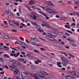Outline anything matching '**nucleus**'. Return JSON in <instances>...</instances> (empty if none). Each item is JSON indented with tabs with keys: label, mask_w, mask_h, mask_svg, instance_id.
Here are the masks:
<instances>
[{
	"label": "nucleus",
	"mask_w": 79,
	"mask_h": 79,
	"mask_svg": "<svg viewBox=\"0 0 79 79\" xmlns=\"http://www.w3.org/2000/svg\"><path fill=\"white\" fill-rule=\"evenodd\" d=\"M0 61H2V62H3V59L2 58L0 57Z\"/></svg>",
	"instance_id": "nucleus-46"
},
{
	"label": "nucleus",
	"mask_w": 79,
	"mask_h": 79,
	"mask_svg": "<svg viewBox=\"0 0 79 79\" xmlns=\"http://www.w3.org/2000/svg\"><path fill=\"white\" fill-rule=\"evenodd\" d=\"M26 56H28V57L31 59H33L34 58V55L32 53H28L26 55Z\"/></svg>",
	"instance_id": "nucleus-6"
},
{
	"label": "nucleus",
	"mask_w": 79,
	"mask_h": 79,
	"mask_svg": "<svg viewBox=\"0 0 79 79\" xmlns=\"http://www.w3.org/2000/svg\"><path fill=\"white\" fill-rule=\"evenodd\" d=\"M2 37L5 39H7L9 38V36L7 35L4 34L2 35Z\"/></svg>",
	"instance_id": "nucleus-13"
},
{
	"label": "nucleus",
	"mask_w": 79,
	"mask_h": 79,
	"mask_svg": "<svg viewBox=\"0 0 79 79\" xmlns=\"http://www.w3.org/2000/svg\"><path fill=\"white\" fill-rule=\"evenodd\" d=\"M4 23H3L2 24V26L3 27H7V22L6 21H5L4 22Z\"/></svg>",
	"instance_id": "nucleus-14"
},
{
	"label": "nucleus",
	"mask_w": 79,
	"mask_h": 79,
	"mask_svg": "<svg viewBox=\"0 0 79 79\" xmlns=\"http://www.w3.org/2000/svg\"><path fill=\"white\" fill-rule=\"evenodd\" d=\"M64 27H65L66 28H69V26L68 25H64Z\"/></svg>",
	"instance_id": "nucleus-41"
},
{
	"label": "nucleus",
	"mask_w": 79,
	"mask_h": 79,
	"mask_svg": "<svg viewBox=\"0 0 79 79\" xmlns=\"http://www.w3.org/2000/svg\"><path fill=\"white\" fill-rule=\"evenodd\" d=\"M24 74L25 75H28V76H33V78L35 79H39V78L36 76V74L35 73H31L29 72H23Z\"/></svg>",
	"instance_id": "nucleus-2"
},
{
	"label": "nucleus",
	"mask_w": 79,
	"mask_h": 79,
	"mask_svg": "<svg viewBox=\"0 0 79 79\" xmlns=\"http://www.w3.org/2000/svg\"><path fill=\"white\" fill-rule=\"evenodd\" d=\"M69 15L70 16H73L74 15V13H71L70 14H69Z\"/></svg>",
	"instance_id": "nucleus-51"
},
{
	"label": "nucleus",
	"mask_w": 79,
	"mask_h": 79,
	"mask_svg": "<svg viewBox=\"0 0 79 79\" xmlns=\"http://www.w3.org/2000/svg\"><path fill=\"white\" fill-rule=\"evenodd\" d=\"M31 44L33 45H36V44H35V42H33L32 41H31Z\"/></svg>",
	"instance_id": "nucleus-29"
},
{
	"label": "nucleus",
	"mask_w": 79,
	"mask_h": 79,
	"mask_svg": "<svg viewBox=\"0 0 79 79\" xmlns=\"http://www.w3.org/2000/svg\"><path fill=\"white\" fill-rule=\"evenodd\" d=\"M14 56L15 58H17L18 56L17 55H16V54H15Z\"/></svg>",
	"instance_id": "nucleus-60"
},
{
	"label": "nucleus",
	"mask_w": 79,
	"mask_h": 79,
	"mask_svg": "<svg viewBox=\"0 0 79 79\" xmlns=\"http://www.w3.org/2000/svg\"><path fill=\"white\" fill-rule=\"evenodd\" d=\"M57 65H60V64H61V63L60 62H57Z\"/></svg>",
	"instance_id": "nucleus-42"
},
{
	"label": "nucleus",
	"mask_w": 79,
	"mask_h": 79,
	"mask_svg": "<svg viewBox=\"0 0 79 79\" xmlns=\"http://www.w3.org/2000/svg\"><path fill=\"white\" fill-rule=\"evenodd\" d=\"M11 31L12 32H17V31L16 30H11Z\"/></svg>",
	"instance_id": "nucleus-47"
},
{
	"label": "nucleus",
	"mask_w": 79,
	"mask_h": 79,
	"mask_svg": "<svg viewBox=\"0 0 79 79\" xmlns=\"http://www.w3.org/2000/svg\"><path fill=\"white\" fill-rule=\"evenodd\" d=\"M20 53H21L23 54V55H25L26 54V53L23 52H21Z\"/></svg>",
	"instance_id": "nucleus-56"
},
{
	"label": "nucleus",
	"mask_w": 79,
	"mask_h": 79,
	"mask_svg": "<svg viewBox=\"0 0 79 79\" xmlns=\"http://www.w3.org/2000/svg\"><path fill=\"white\" fill-rule=\"evenodd\" d=\"M32 15H30L29 17L33 19H37V16L35 15V12H31Z\"/></svg>",
	"instance_id": "nucleus-4"
},
{
	"label": "nucleus",
	"mask_w": 79,
	"mask_h": 79,
	"mask_svg": "<svg viewBox=\"0 0 79 79\" xmlns=\"http://www.w3.org/2000/svg\"><path fill=\"white\" fill-rule=\"evenodd\" d=\"M43 23L44 24L45 26V27H50V25L48 23H47L44 22Z\"/></svg>",
	"instance_id": "nucleus-11"
},
{
	"label": "nucleus",
	"mask_w": 79,
	"mask_h": 79,
	"mask_svg": "<svg viewBox=\"0 0 79 79\" xmlns=\"http://www.w3.org/2000/svg\"><path fill=\"white\" fill-rule=\"evenodd\" d=\"M14 74L18 75L20 74V72L19 71V70L16 69L14 71Z\"/></svg>",
	"instance_id": "nucleus-9"
},
{
	"label": "nucleus",
	"mask_w": 79,
	"mask_h": 79,
	"mask_svg": "<svg viewBox=\"0 0 79 79\" xmlns=\"http://www.w3.org/2000/svg\"><path fill=\"white\" fill-rule=\"evenodd\" d=\"M24 79H31V78L30 77L27 76H25L24 77Z\"/></svg>",
	"instance_id": "nucleus-27"
},
{
	"label": "nucleus",
	"mask_w": 79,
	"mask_h": 79,
	"mask_svg": "<svg viewBox=\"0 0 79 79\" xmlns=\"http://www.w3.org/2000/svg\"><path fill=\"white\" fill-rule=\"evenodd\" d=\"M31 23L33 24V25H34L35 26H37V24L36 23H34V22H31Z\"/></svg>",
	"instance_id": "nucleus-30"
},
{
	"label": "nucleus",
	"mask_w": 79,
	"mask_h": 79,
	"mask_svg": "<svg viewBox=\"0 0 79 79\" xmlns=\"http://www.w3.org/2000/svg\"><path fill=\"white\" fill-rule=\"evenodd\" d=\"M15 1H16L17 2H18V1L19 2H23V0H15Z\"/></svg>",
	"instance_id": "nucleus-52"
},
{
	"label": "nucleus",
	"mask_w": 79,
	"mask_h": 79,
	"mask_svg": "<svg viewBox=\"0 0 79 79\" xmlns=\"http://www.w3.org/2000/svg\"><path fill=\"white\" fill-rule=\"evenodd\" d=\"M33 51L34 52H35V53H40L39 51L37 49H35L33 50Z\"/></svg>",
	"instance_id": "nucleus-28"
},
{
	"label": "nucleus",
	"mask_w": 79,
	"mask_h": 79,
	"mask_svg": "<svg viewBox=\"0 0 79 79\" xmlns=\"http://www.w3.org/2000/svg\"><path fill=\"white\" fill-rule=\"evenodd\" d=\"M1 66H2V68H4L5 67L3 66V65L1 64H0V71H3V69L2 68H0Z\"/></svg>",
	"instance_id": "nucleus-22"
},
{
	"label": "nucleus",
	"mask_w": 79,
	"mask_h": 79,
	"mask_svg": "<svg viewBox=\"0 0 79 79\" xmlns=\"http://www.w3.org/2000/svg\"><path fill=\"white\" fill-rule=\"evenodd\" d=\"M65 78L66 79H69V76H67L65 77Z\"/></svg>",
	"instance_id": "nucleus-49"
},
{
	"label": "nucleus",
	"mask_w": 79,
	"mask_h": 79,
	"mask_svg": "<svg viewBox=\"0 0 79 79\" xmlns=\"http://www.w3.org/2000/svg\"><path fill=\"white\" fill-rule=\"evenodd\" d=\"M3 47L4 48H7V49H9V47H6V46H3Z\"/></svg>",
	"instance_id": "nucleus-38"
},
{
	"label": "nucleus",
	"mask_w": 79,
	"mask_h": 79,
	"mask_svg": "<svg viewBox=\"0 0 79 79\" xmlns=\"http://www.w3.org/2000/svg\"><path fill=\"white\" fill-rule=\"evenodd\" d=\"M69 56H71V57H72V58H74V56H73V55L69 54Z\"/></svg>",
	"instance_id": "nucleus-57"
},
{
	"label": "nucleus",
	"mask_w": 79,
	"mask_h": 79,
	"mask_svg": "<svg viewBox=\"0 0 79 79\" xmlns=\"http://www.w3.org/2000/svg\"><path fill=\"white\" fill-rule=\"evenodd\" d=\"M36 28L38 29V31L40 29H41V27L40 26H37L36 27Z\"/></svg>",
	"instance_id": "nucleus-33"
},
{
	"label": "nucleus",
	"mask_w": 79,
	"mask_h": 79,
	"mask_svg": "<svg viewBox=\"0 0 79 79\" xmlns=\"http://www.w3.org/2000/svg\"><path fill=\"white\" fill-rule=\"evenodd\" d=\"M48 5H50V6H55V5L53 4L52 2H49L48 3Z\"/></svg>",
	"instance_id": "nucleus-23"
},
{
	"label": "nucleus",
	"mask_w": 79,
	"mask_h": 79,
	"mask_svg": "<svg viewBox=\"0 0 79 79\" xmlns=\"http://www.w3.org/2000/svg\"><path fill=\"white\" fill-rule=\"evenodd\" d=\"M44 16L46 17V19H49V17H48L47 15L46 14Z\"/></svg>",
	"instance_id": "nucleus-36"
},
{
	"label": "nucleus",
	"mask_w": 79,
	"mask_h": 79,
	"mask_svg": "<svg viewBox=\"0 0 79 79\" xmlns=\"http://www.w3.org/2000/svg\"><path fill=\"white\" fill-rule=\"evenodd\" d=\"M21 20L22 21H23V23H24V22H25V20H24V19H21Z\"/></svg>",
	"instance_id": "nucleus-58"
},
{
	"label": "nucleus",
	"mask_w": 79,
	"mask_h": 79,
	"mask_svg": "<svg viewBox=\"0 0 79 79\" xmlns=\"http://www.w3.org/2000/svg\"><path fill=\"white\" fill-rule=\"evenodd\" d=\"M37 73H40V75L42 76H44V75L47 76L48 75V73L47 72L42 70H41L40 72Z\"/></svg>",
	"instance_id": "nucleus-7"
},
{
	"label": "nucleus",
	"mask_w": 79,
	"mask_h": 79,
	"mask_svg": "<svg viewBox=\"0 0 79 79\" xmlns=\"http://www.w3.org/2000/svg\"><path fill=\"white\" fill-rule=\"evenodd\" d=\"M13 23H15V21H14V20L10 21L9 22V24L11 26H13Z\"/></svg>",
	"instance_id": "nucleus-15"
},
{
	"label": "nucleus",
	"mask_w": 79,
	"mask_h": 79,
	"mask_svg": "<svg viewBox=\"0 0 79 79\" xmlns=\"http://www.w3.org/2000/svg\"><path fill=\"white\" fill-rule=\"evenodd\" d=\"M36 7L35 6H31V8H33V9H36Z\"/></svg>",
	"instance_id": "nucleus-53"
},
{
	"label": "nucleus",
	"mask_w": 79,
	"mask_h": 79,
	"mask_svg": "<svg viewBox=\"0 0 79 79\" xmlns=\"http://www.w3.org/2000/svg\"><path fill=\"white\" fill-rule=\"evenodd\" d=\"M69 42H73V43H74L75 42V41L73 40H72L70 39H69Z\"/></svg>",
	"instance_id": "nucleus-44"
},
{
	"label": "nucleus",
	"mask_w": 79,
	"mask_h": 79,
	"mask_svg": "<svg viewBox=\"0 0 79 79\" xmlns=\"http://www.w3.org/2000/svg\"><path fill=\"white\" fill-rule=\"evenodd\" d=\"M75 74L74 76L75 77L79 78V73L78 72H77L76 73H75Z\"/></svg>",
	"instance_id": "nucleus-16"
},
{
	"label": "nucleus",
	"mask_w": 79,
	"mask_h": 79,
	"mask_svg": "<svg viewBox=\"0 0 79 79\" xmlns=\"http://www.w3.org/2000/svg\"><path fill=\"white\" fill-rule=\"evenodd\" d=\"M19 55H20V53L18 52L17 53V55L18 56H19Z\"/></svg>",
	"instance_id": "nucleus-59"
},
{
	"label": "nucleus",
	"mask_w": 79,
	"mask_h": 79,
	"mask_svg": "<svg viewBox=\"0 0 79 79\" xmlns=\"http://www.w3.org/2000/svg\"><path fill=\"white\" fill-rule=\"evenodd\" d=\"M75 3L76 4H77V5H78V6H79V2L77 1H76L75 2Z\"/></svg>",
	"instance_id": "nucleus-37"
},
{
	"label": "nucleus",
	"mask_w": 79,
	"mask_h": 79,
	"mask_svg": "<svg viewBox=\"0 0 79 79\" xmlns=\"http://www.w3.org/2000/svg\"><path fill=\"white\" fill-rule=\"evenodd\" d=\"M46 37L47 38V39H48L50 40H51L52 41H53V40H55L56 41V40H55L53 37L48 35H46Z\"/></svg>",
	"instance_id": "nucleus-3"
},
{
	"label": "nucleus",
	"mask_w": 79,
	"mask_h": 79,
	"mask_svg": "<svg viewBox=\"0 0 79 79\" xmlns=\"http://www.w3.org/2000/svg\"><path fill=\"white\" fill-rule=\"evenodd\" d=\"M39 13L42 14V15H44H44L46 14H45V13H44L43 12H42V11H40Z\"/></svg>",
	"instance_id": "nucleus-34"
},
{
	"label": "nucleus",
	"mask_w": 79,
	"mask_h": 79,
	"mask_svg": "<svg viewBox=\"0 0 79 79\" xmlns=\"http://www.w3.org/2000/svg\"><path fill=\"white\" fill-rule=\"evenodd\" d=\"M17 16H19L20 15V14H19V12H17Z\"/></svg>",
	"instance_id": "nucleus-63"
},
{
	"label": "nucleus",
	"mask_w": 79,
	"mask_h": 79,
	"mask_svg": "<svg viewBox=\"0 0 79 79\" xmlns=\"http://www.w3.org/2000/svg\"><path fill=\"white\" fill-rule=\"evenodd\" d=\"M77 27L78 28L79 27V23H77Z\"/></svg>",
	"instance_id": "nucleus-62"
},
{
	"label": "nucleus",
	"mask_w": 79,
	"mask_h": 79,
	"mask_svg": "<svg viewBox=\"0 0 79 79\" xmlns=\"http://www.w3.org/2000/svg\"><path fill=\"white\" fill-rule=\"evenodd\" d=\"M54 13H55V14H58V12L56 11H54Z\"/></svg>",
	"instance_id": "nucleus-55"
},
{
	"label": "nucleus",
	"mask_w": 79,
	"mask_h": 79,
	"mask_svg": "<svg viewBox=\"0 0 79 79\" xmlns=\"http://www.w3.org/2000/svg\"><path fill=\"white\" fill-rule=\"evenodd\" d=\"M14 5H18V4L17 2H15L14 3Z\"/></svg>",
	"instance_id": "nucleus-64"
},
{
	"label": "nucleus",
	"mask_w": 79,
	"mask_h": 79,
	"mask_svg": "<svg viewBox=\"0 0 79 79\" xmlns=\"http://www.w3.org/2000/svg\"><path fill=\"white\" fill-rule=\"evenodd\" d=\"M75 14H76L77 15V16H79V14L78 12L76 11L75 12Z\"/></svg>",
	"instance_id": "nucleus-50"
},
{
	"label": "nucleus",
	"mask_w": 79,
	"mask_h": 79,
	"mask_svg": "<svg viewBox=\"0 0 79 79\" xmlns=\"http://www.w3.org/2000/svg\"><path fill=\"white\" fill-rule=\"evenodd\" d=\"M61 60L62 61H64L65 62H66V63H68V60H67V59L65 58L64 57H61Z\"/></svg>",
	"instance_id": "nucleus-12"
},
{
	"label": "nucleus",
	"mask_w": 79,
	"mask_h": 79,
	"mask_svg": "<svg viewBox=\"0 0 79 79\" xmlns=\"http://www.w3.org/2000/svg\"><path fill=\"white\" fill-rule=\"evenodd\" d=\"M69 79H75V78H74V77H72L71 76H69Z\"/></svg>",
	"instance_id": "nucleus-45"
},
{
	"label": "nucleus",
	"mask_w": 79,
	"mask_h": 79,
	"mask_svg": "<svg viewBox=\"0 0 79 79\" xmlns=\"http://www.w3.org/2000/svg\"><path fill=\"white\" fill-rule=\"evenodd\" d=\"M11 62L13 63L11 64L12 66H9V68L10 70H13V68H14V67L16 66V64H19V62L16 60H14L11 61Z\"/></svg>",
	"instance_id": "nucleus-1"
},
{
	"label": "nucleus",
	"mask_w": 79,
	"mask_h": 79,
	"mask_svg": "<svg viewBox=\"0 0 79 79\" xmlns=\"http://www.w3.org/2000/svg\"><path fill=\"white\" fill-rule=\"evenodd\" d=\"M36 10H38L39 11L41 10V9H40V8L39 7H36Z\"/></svg>",
	"instance_id": "nucleus-40"
},
{
	"label": "nucleus",
	"mask_w": 79,
	"mask_h": 79,
	"mask_svg": "<svg viewBox=\"0 0 79 79\" xmlns=\"http://www.w3.org/2000/svg\"><path fill=\"white\" fill-rule=\"evenodd\" d=\"M31 42H33L35 43L36 42H38L39 41L37 39L35 38H31Z\"/></svg>",
	"instance_id": "nucleus-8"
},
{
	"label": "nucleus",
	"mask_w": 79,
	"mask_h": 79,
	"mask_svg": "<svg viewBox=\"0 0 79 79\" xmlns=\"http://www.w3.org/2000/svg\"><path fill=\"white\" fill-rule=\"evenodd\" d=\"M71 25L72 26H76V23H73L71 24Z\"/></svg>",
	"instance_id": "nucleus-54"
},
{
	"label": "nucleus",
	"mask_w": 79,
	"mask_h": 79,
	"mask_svg": "<svg viewBox=\"0 0 79 79\" xmlns=\"http://www.w3.org/2000/svg\"><path fill=\"white\" fill-rule=\"evenodd\" d=\"M48 34H50V35H53V36H55L54 35H53L56 34V33H55L51 31H48Z\"/></svg>",
	"instance_id": "nucleus-10"
},
{
	"label": "nucleus",
	"mask_w": 79,
	"mask_h": 79,
	"mask_svg": "<svg viewBox=\"0 0 79 79\" xmlns=\"http://www.w3.org/2000/svg\"><path fill=\"white\" fill-rule=\"evenodd\" d=\"M10 48L11 49H12V50H15L16 51H17V49H15V48H12L11 47H10Z\"/></svg>",
	"instance_id": "nucleus-43"
},
{
	"label": "nucleus",
	"mask_w": 79,
	"mask_h": 79,
	"mask_svg": "<svg viewBox=\"0 0 79 79\" xmlns=\"http://www.w3.org/2000/svg\"><path fill=\"white\" fill-rule=\"evenodd\" d=\"M20 40H21L22 41H24V39L22 37H20Z\"/></svg>",
	"instance_id": "nucleus-48"
},
{
	"label": "nucleus",
	"mask_w": 79,
	"mask_h": 79,
	"mask_svg": "<svg viewBox=\"0 0 79 79\" xmlns=\"http://www.w3.org/2000/svg\"><path fill=\"white\" fill-rule=\"evenodd\" d=\"M62 53L64 54V55L65 56H67L68 55V54H67V53H66V52H62Z\"/></svg>",
	"instance_id": "nucleus-35"
},
{
	"label": "nucleus",
	"mask_w": 79,
	"mask_h": 79,
	"mask_svg": "<svg viewBox=\"0 0 79 79\" xmlns=\"http://www.w3.org/2000/svg\"><path fill=\"white\" fill-rule=\"evenodd\" d=\"M36 76L42 78L43 79H47V78H46V77L45 76H44L43 75H41L40 73H37L36 74Z\"/></svg>",
	"instance_id": "nucleus-5"
},
{
	"label": "nucleus",
	"mask_w": 79,
	"mask_h": 79,
	"mask_svg": "<svg viewBox=\"0 0 79 79\" xmlns=\"http://www.w3.org/2000/svg\"><path fill=\"white\" fill-rule=\"evenodd\" d=\"M38 31H39V32H44L43 30L41 29H40L39 30H38Z\"/></svg>",
	"instance_id": "nucleus-32"
},
{
	"label": "nucleus",
	"mask_w": 79,
	"mask_h": 79,
	"mask_svg": "<svg viewBox=\"0 0 79 79\" xmlns=\"http://www.w3.org/2000/svg\"><path fill=\"white\" fill-rule=\"evenodd\" d=\"M73 46V47H76V44H72Z\"/></svg>",
	"instance_id": "nucleus-61"
},
{
	"label": "nucleus",
	"mask_w": 79,
	"mask_h": 79,
	"mask_svg": "<svg viewBox=\"0 0 79 79\" xmlns=\"http://www.w3.org/2000/svg\"><path fill=\"white\" fill-rule=\"evenodd\" d=\"M14 44H15L22 45V44H23V43L21 41H19V42L18 41H16L15 42H14Z\"/></svg>",
	"instance_id": "nucleus-17"
},
{
	"label": "nucleus",
	"mask_w": 79,
	"mask_h": 79,
	"mask_svg": "<svg viewBox=\"0 0 79 79\" xmlns=\"http://www.w3.org/2000/svg\"><path fill=\"white\" fill-rule=\"evenodd\" d=\"M15 55V53L13 54L12 53H11L10 54V56H14Z\"/></svg>",
	"instance_id": "nucleus-39"
},
{
	"label": "nucleus",
	"mask_w": 79,
	"mask_h": 79,
	"mask_svg": "<svg viewBox=\"0 0 79 79\" xmlns=\"http://www.w3.org/2000/svg\"><path fill=\"white\" fill-rule=\"evenodd\" d=\"M68 62H66L65 61H64V62H62V64L63 65V66H65L66 65V64H67V63Z\"/></svg>",
	"instance_id": "nucleus-26"
},
{
	"label": "nucleus",
	"mask_w": 79,
	"mask_h": 79,
	"mask_svg": "<svg viewBox=\"0 0 79 79\" xmlns=\"http://www.w3.org/2000/svg\"><path fill=\"white\" fill-rule=\"evenodd\" d=\"M50 8L47 7H44V10H45V11H48L49 10Z\"/></svg>",
	"instance_id": "nucleus-24"
},
{
	"label": "nucleus",
	"mask_w": 79,
	"mask_h": 79,
	"mask_svg": "<svg viewBox=\"0 0 79 79\" xmlns=\"http://www.w3.org/2000/svg\"><path fill=\"white\" fill-rule=\"evenodd\" d=\"M14 23L15 24V25H17V26H19V23L18 22H16L15 23L14 22Z\"/></svg>",
	"instance_id": "nucleus-31"
},
{
	"label": "nucleus",
	"mask_w": 79,
	"mask_h": 79,
	"mask_svg": "<svg viewBox=\"0 0 79 79\" xmlns=\"http://www.w3.org/2000/svg\"><path fill=\"white\" fill-rule=\"evenodd\" d=\"M48 13H54V10L49 8L48 11Z\"/></svg>",
	"instance_id": "nucleus-18"
},
{
	"label": "nucleus",
	"mask_w": 79,
	"mask_h": 79,
	"mask_svg": "<svg viewBox=\"0 0 79 79\" xmlns=\"http://www.w3.org/2000/svg\"><path fill=\"white\" fill-rule=\"evenodd\" d=\"M3 56L4 58H10V56L7 54H4L3 55Z\"/></svg>",
	"instance_id": "nucleus-19"
},
{
	"label": "nucleus",
	"mask_w": 79,
	"mask_h": 79,
	"mask_svg": "<svg viewBox=\"0 0 79 79\" xmlns=\"http://www.w3.org/2000/svg\"><path fill=\"white\" fill-rule=\"evenodd\" d=\"M77 72L73 71L72 72H70V73H71V74H72V75H73L74 76L75 75V74Z\"/></svg>",
	"instance_id": "nucleus-21"
},
{
	"label": "nucleus",
	"mask_w": 79,
	"mask_h": 79,
	"mask_svg": "<svg viewBox=\"0 0 79 79\" xmlns=\"http://www.w3.org/2000/svg\"><path fill=\"white\" fill-rule=\"evenodd\" d=\"M19 61H24V59L23 58H19Z\"/></svg>",
	"instance_id": "nucleus-25"
},
{
	"label": "nucleus",
	"mask_w": 79,
	"mask_h": 79,
	"mask_svg": "<svg viewBox=\"0 0 79 79\" xmlns=\"http://www.w3.org/2000/svg\"><path fill=\"white\" fill-rule=\"evenodd\" d=\"M35 3V2L33 0H31L30 1H29V4L30 5H32L33 4H34Z\"/></svg>",
	"instance_id": "nucleus-20"
}]
</instances>
